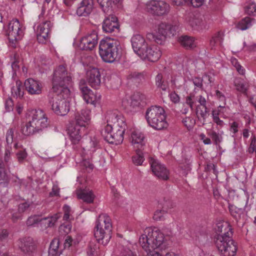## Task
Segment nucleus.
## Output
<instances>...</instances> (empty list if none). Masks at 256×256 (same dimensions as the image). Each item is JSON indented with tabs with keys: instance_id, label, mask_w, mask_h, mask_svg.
<instances>
[{
	"instance_id": "obj_1",
	"label": "nucleus",
	"mask_w": 256,
	"mask_h": 256,
	"mask_svg": "<svg viewBox=\"0 0 256 256\" xmlns=\"http://www.w3.org/2000/svg\"><path fill=\"white\" fill-rule=\"evenodd\" d=\"M218 234L214 236V242L218 250L223 256H234L237 250L236 246L231 238L232 228L226 222H220L215 228Z\"/></svg>"
},
{
	"instance_id": "obj_2",
	"label": "nucleus",
	"mask_w": 256,
	"mask_h": 256,
	"mask_svg": "<svg viewBox=\"0 0 256 256\" xmlns=\"http://www.w3.org/2000/svg\"><path fill=\"white\" fill-rule=\"evenodd\" d=\"M102 10L108 14L103 21L102 28L106 33L117 34L120 31L118 19L112 14L116 8L121 4L122 0H97Z\"/></svg>"
},
{
	"instance_id": "obj_3",
	"label": "nucleus",
	"mask_w": 256,
	"mask_h": 256,
	"mask_svg": "<svg viewBox=\"0 0 256 256\" xmlns=\"http://www.w3.org/2000/svg\"><path fill=\"white\" fill-rule=\"evenodd\" d=\"M71 73L68 72L66 66L60 65L54 70L52 79V92H62L65 98L70 95L68 86L72 85Z\"/></svg>"
},
{
	"instance_id": "obj_4",
	"label": "nucleus",
	"mask_w": 256,
	"mask_h": 256,
	"mask_svg": "<svg viewBox=\"0 0 256 256\" xmlns=\"http://www.w3.org/2000/svg\"><path fill=\"white\" fill-rule=\"evenodd\" d=\"M49 124L44 112L40 110H33L30 115V120L22 128V132L25 136H30L38 132Z\"/></svg>"
},
{
	"instance_id": "obj_5",
	"label": "nucleus",
	"mask_w": 256,
	"mask_h": 256,
	"mask_svg": "<svg viewBox=\"0 0 256 256\" xmlns=\"http://www.w3.org/2000/svg\"><path fill=\"white\" fill-rule=\"evenodd\" d=\"M99 54L102 60L106 62L112 63L118 60L122 55L119 42L110 38L101 40L99 44Z\"/></svg>"
},
{
	"instance_id": "obj_6",
	"label": "nucleus",
	"mask_w": 256,
	"mask_h": 256,
	"mask_svg": "<svg viewBox=\"0 0 256 256\" xmlns=\"http://www.w3.org/2000/svg\"><path fill=\"white\" fill-rule=\"evenodd\" d=\"M94 231V236L99 243L106 244L112 237L111 220L106 214L99 215Z\"/></svg>"
},
{
	"instance_id": "obj_7",
	"label": "nucleus",
	"mask_w": 256,
	"mask_h": 256,
	"mask_svg": "<svg viewBox=\"0 0 256 256\" xmlns=\"http://www.w3.org/2000/svg\"><path fill=\"white\" fill-rule=\"evenodd\" d=\"M146 118L148 124L154 129L161 130L168 126L165 111L161 106H154L148 108Z\"/></svg>"
},
{
	"instance_id": "obj_8",
	"label": "nucleus",
	"mask_w": 256,
	"mask_h": 256,
	"mask_svg": "<svg viewBox=\"0 0 256 256\" xmlns=\"http://www.w3.org/2000/svg\"><path fill=\"white\" fill-rule=\"evenodd\" d=\"M178 29V28L176 25H172L166 22H161L156 28L154 30L155 34H148L147 38L161 44L166 36L175 35Z\"/></svg>"
},
{
	"instance_id": "obj_9",
	"label": "nucleus",
	"mask_w": 256,
	"mask_h": 256,
	"mask_svg": "<svg viewBox=\"0 0 256 256\" xmlns=\"http://www.w3.org/2000/svg\"><path fill=\"white\" fill-rule=\"evenodd\" d=\"M50 98V103L52 110L58 115L65 116L70 110L69 102L62 92H52Z\"/></svg>"
},
{
	"instance_id": "obj_10",
	"label": "nucleus",
	"mask_w": 256,
	"mask_h": 256,
	"mask_svg": "<svg viewBox=\"0 0 256 256\" xmlns=\"http://www.w3.org/2000/svg\"><path fill=\"white\" fill-rule=\"evenodd\" d=\"M126 126L123 124L122 126L115 127L106 126L102 132L106 140L110 144H119L124 140V134Z\"/></svg>"
},
{
	"instance_id": "obj_11",
	"label": "nucleus",
	"mask_w": 256,
	"mask_h": 256,
	"mask_svg": "<svg viewBox=\"0 0 256 256\" xmlns=\"http://www.w3.org/2000/svg\"><path fill=\"white\" fill-rule=\"evenodd\" d=\"M6 34L10 42L12 44H15L21 40L24 35V31L22 26L17 19L12 20L9 22Z\"/></svg>"
},
{
	"instance_id": "obj_12",
	"label": "nucleus",
	"mask_w": 256,
	"mask_h": 256,
	"mask_svg": "<svg viewBox=\"0 0 256 256\" xmlns=\"http://www.w3.org/2000/svg\"><path fill=\"white\" fill-rule=\"evenodd\" d=\"M148 8L152 14L158 16L166 15L170 10V4L162 0H151Z\"/></svg>"
},
{
	"instance_id": "obj_13",
	"label": "nucleus",
	"mask_w": 256,
	"mask_h": 256,
	"mask_svg": "<svg viewBox=\"0 0 256 256\" xmlns=\"http://www.w3.org/2000/svg\"><path fill=\"white\" fill-rule=\"evenodd\" d=\"M98 40V37L97 32L92 30L81 38L79 48L82 50H92L97 46Z\"/></svg>"
},
{
	"instance_id": "obj_14",
	"label": "nucleus",
	"mask_w": 256,
	"mask_h": 256,
	"mask_svg": "<svg viewBox=\"0 0 256 256\" xmlns=\"http://www.w3.org/2000/svg\"><path fill=\"white\" fill-rule=\"evenodd\" d=\"M145 96L139 92H136L130 97V100L126 98L122 101V104L127 110L132 112L144 102Z\"/></svg>"
},
{
	"instance_id": "obj_15",
	"label": "nucleus",
	"mask_w": 256,
	"mask_h": 256,
	"mask_svg": "<svg viewBox=\"0 0 256 256\" xmlns=\"http://www.w3.org/2000/svg\"><path fill=\"white\" fill-rule=\"evenodd\" d=\"M150 168L154 174L159 179L166 180L169 178V171L166 167L157 160L150 158Z\"/></svg>"
},
{
	"instance_id": "obj_16",
	"label": "nucleus",
	"mask_w": 256,
	"mask_h": 256,
	"mask_svg": "<svg viewBox=\"0 0 256 256\" xmlns=\"http://www.w3.org/2000/svg\"><path fill=\"white\" fill-rule=\"evenodd\" d=\"M131 43L134 52L140 57L143 56L144 54V51L148 46L144 38L142 35L134 34L131 38Z\"/></svg>"
},
{
	"instance_id": "obj_17",
	"label": "nucleus",
	"mask_w": 256,
	"mask_h": 256,
	"mask_svg": "<svg viewBox=\"0 0 256 256\" xmlns=\"http://www.w3.org/2000/svg\"><path fill=\"white\" fill-rule=\"evenodd\" d=\"M107 124L113 127L122 126H126L125 120L122 114L118 110L109 111L107 112L106 117Z\"/></svg>"
},
{
	"instance_id": "obj_18",
	"label": "nucleus",
	"mask_w": 256,
	"mask_h": 256,
	"mask_svg": "<svg viewBox=\"0 0 256 256\" xmlns=\"http://www.w3.org/2000/svg\"><path fill=\"white\" fill-rule=\"evenodd\" d=\"M52 23L49 20H46L42 22L36 30L37 40L40 43H45L49 38Z\"/></svg>"
},
{
	"instance_id": "obj_19",
	"label": "nucleus",
	"mask_w": 256,
	"mask_h": 256,
	"mask_svg": "<svg viewBox=\"0 0 256 256\" xmlns=\"http://www.w3.org/2000/svg\"><path fill=\"white\" fill-rule=\"evenodd\" d=\"M188 22L192 30L200 31L206 28L207 24L199 14H190L188 19Z\"/></svg>"
},
{
	"instance_id": "obj_20",
	"label": "nucleus",
	"mask_w": 256,
	"mask_h": 256,
	"mask_svg": "<svg viewBox=\"0 0 256 256\" xmlns=\"http://www.w3.org/2000/svg\"><path fill=\"white\" fill-rule=\"evenodd\" d=\"M90 111L88 109H84L80 112H76L74 114V126L84 130L90 120Z\"/></svg>"
},
{
	"instance_id": "obj_21",
	"label": "nucleus",
	"mask_w": 256,
	"mask_h": 256,
	"mask_svg": "<svg viewBox=\"0 0 256 256\" xmlns=\"http://www.w3.org/2000/svg\"><path fill=\"white\" fill-rule=\"evenodd\" d=\"M86 78L88 84L93 88L98 89L101 84V76L98 68H92L86 72Z\"/></svg>"
},
{
	"instance_id": "obj_22",
	"label": "nucleus",
	"mask_w": 256,
	"mask_h": 256,
	"mask_svg": "<svg viewBox=\"0 0 256 256\" xmlns=\"http://www.w3.org/2000/svg\"><path fill=\"white\" fill-rule=\"evenodd\" d=\"M26 90L32 95L40 94L42 93V83L33 78L26 80L24 83Z\"/></svg>"
},
{
	"instance_id": "obj_23",
	"label": "nucleus",
	"mask_w": 256,
	"mask_h": 256,
	"mask_svg": "<svg viewBox=\"0 0 256 256\" xmlns=\"http://www.w3.org/2000/svg\"><path fill=\"white\" fill-rule=\"evenodd\" d=\"M79 88L84 101L87 104H94L96 101V96L86 86L84 80H81L80 81Z\"/></svg>"
},
{
	"instance_id": "obj_24",
	"label": "nucleus",
	"mask_w": 256,
	"mask_h": 256,
	"mask_svg": "<svg viewBox=\"0 0 256 256\" xmlns=\"http://www.w3.org/2000/svg\"><path fill=\"white\" fill-rule=\"evenodd\" d=\"M144 53V56L140 58L143 59L147 58L151 62L157 61L162 55L160 48L156 46H148Z\"/></svg>"
},
{
	"instance_id": "obj_25",
	"label": "nucleus",
	"mask_w": 256,
	"mask_h": 256,
	"mask_svg": "<svg viewBox=\"0 0 256 256\" xmlns=\"http://www.w3.org/2000/svg\"><path fill=\"white\" fill-rule=\"evenodd\" d=\"M130 140L135 148H144L145 145V136L141 132L134 130L130 134Z\"/></svg>"
},
{
	"instance_id": "obj_26",
	"label": "nucleus",
	"mask_w": 256,
	"mask_h": 256,
	"mask_svg": "<svg viewBox=\"0 0 256 256\" xmlns=\"http://www.w3.org/2000/svg\"><path fill=\"white\" fill-rule=\"evenodd\" d=\"M94 6L93 0H82L76 10L79 16H86L92 11Z\"/></svg>"
},
{
	"instance_id": "obj_27",
	"label": "nucleus",
	"mask_w": 256,
	"mask_h": 256,
	"mask_svg": "<svg viewBox=\"0 0 256 256\" xmlns=\"http://www.w3.org/2000/svg\"><path fill=\"white\" fill-rule=\"evenodd\" d=\"M77 197L86 204L94 202L96 196L92 190L90 189H80L76 190Z\"/></svg>"
},
{
	"instance_id": "obj_28",
	"label": "nucleus",
	"mask_w": 256,
	"mask_h": 256,
	"mask_svg": "<svg viewBox=\"0 0 256 256\" xmlns=\"http://www.w3.org/2000/svg\"><path fill=\"white\" fill-rule=\"evenodd\" d=\"M60 217V214H56L50 216L40 218V228L42 230H45L48 228L54 227Z\"/></svg>"
},
{
	"instance_id": "obj_29",
	"label": "nucleus",
	"mask_w": 256,
	"mask_h": 256,
	"mask_svg": "<svg viewBox=\"0 0 256 256\" xmlns=\"http://www.w3.org/2000/svg\"><path fill=\"white\" fill-rule=\"evenodd\" d=\"M99 148L98 140L94 136L91 137L84 145L83 150L87 154H91Z\"/></svg>"
},
{
	"instance_id": "obj_30",
	"label": "nucleus",
	"mask_w": 256,
	"mask_h": 256,
	"mask_svg": "<svg viewBox=\"0 0 256 256\" xmlns=\"http://www.w3.org/2000/svg\"><path fill=\"white\" fill-rule=\"evenodd\" d=\"M19 247L24 253L30 254L34 250V245L31 238H26L20 240Z\"/></svg>"
},
{
	"instance_id": "obj_31",
	"label": "nucleus",
	"mask_w": 256,
	"mask_h": 256,
	"mask_svg": "<svg viewBox=\"0 0 256 256\" xmlns=\"http://www.w3.org/2000/svg\"><path fill=\"white\" fill-rule=\"evenodd\" d=\"M82 128L76 126H72L68 129V134L70 139L74 144H78L82 138V131H84Z\"/></svg>"
},
{
	"instance_id": "obj_32",
	"label": "nucleus",
	"mask_w": 256,
	"mask_h": 256,
	"mask_svg": "<svg viewBox=\"0 0 256 256\" xmlns=\"http://www.w3.org/2000/svg\"><path fill=\"white\" fill-rule=\"evenodd\" d=\"M174 206V204L170 201L164 204L162 210H157L155 212L153 218L156 220H161L164 219V214L167 212L168 209L172 208Z\"/></svg>"
},
{
	"instance_id": "obj_33",
	"label": "nucleus",
	"mask_w": 256,
	"mask_h": 256,
	"mask_svg": "<svg viewBox=\"0 0 256 256\" xmlns=\"http://www.w3.org/2000/svg\"><path fill=\"white\" fill-rule=\"evenodd\" d=\"M155 83L157 88L163 91L168 89V83L161 73H158L156 76Z\"/></svg>"
},
{
	"instance_id": "obj_34",
	"label": "nucleus",
	"mask_w": 256,
	"mask_h": 256,
	"mask_svg": "<svg viewBox=\"0 0 256 256\" xmlns=\"http://www.w3.org/2000/svg\"><path fill=\"white\" fill-rule=\"evenodd\" d=\"M255 23V20L248 16L242 19L236 24V28L242 30H244L250 28Z\"/></svg>"
},
{
	"instance_id": "obj_35",
	"label": "nucleus",
	"mask_w": 256,
	"mask_h": 256,
	"mask_svg": "<svg viewBox=\"0 0 256 256\" xmlns=\"http://www.w3.org/2000/svg\"><path fill=\"white\" fill-rule=\"evenodd\" d=\"M179 42L186 48H193L196 46V42L193 37L182 36L179 38Z\"/></svg>"
},
{
	"instance_id": "obj_36",
	"label": "nucleus",
	"mask_w": 256,
	"mask_h": 256,
	"mask_svg": "<svg viewBox=\"0 0 256 256\" xmlns=\"http://www.w3.org/2000/svg\"><path fill=\"white\" fill-rule=\"evenodd\" d=\"M10 180V176L2 162H0V184L6 186Z\"/></svg>"
},
{
	"instance_id": "obj_37",
	"label": "nucleus",
	"mask_w": 256,
	"mask_h": 256,
	"mask_svg": "<svg viewBox=\"0 0 256 256\" xmlns=\"http://www.w3.org/2000/svg\"><path fill=\"white\" fill-rule=\"evenodd\" d=\"M23 86L20 80L16 82V85L12 88V94L14 97L20 98L24 95Z\"/></svg>"
},
{
	"instance_id": "obj_38",
	"label": "nucleus",
	"mask_w": 256,
	"mask_h": 256,
	"mask_svg": "<svg viewBox=\"0 0 256 256\" xmlns=\"http://www.w3.org/2000/svg\"><path fill=\"white\" fill-rule=\"evenodd\" d=\"M59 240L54 239L50 244L48 256H60V252L58 250Z\"/></svg>"
},
{
	"instance_id": "obj_39",
	"label": "nucleus",
	"mask_w": 256,
	"mask_h": 256,
	"mask_svg": "<svg viewBox=\"0 0 256 256\" xmlns=\"http://www.w3.org/2000/svg\"><path fill=\"white\" fill-rule=\"evenodd\" d=\"M144 148H136V154L132 156V160L136 166H141L144 160L142 150Z\"/></svg>"
},
{
	"instance_id": "obj_40",
	"label": "nucleus",
	"mask_w": 256,
	"mask_h": 256,
	"mask_svg": "<svg viewBox=\"0 0 256 256\" xmlns=\"http://www.w3.org/2000/svg\"><path fill=\"white\" fill-rule=\"evenodd\" d=\"M229 210L231 215L238 221L241 218L242 215L244 214V210L242 208H238L236 206L229 204Z\"/></svg>"
},
{
	"instance_id": "obj_41",
	"label": "nucleus",
	"mask_w": 256,
	"mask_h": 256,
	"mask_svg": "<svg viewBox=\"0 0 256 256\" xmlns=\"http://www.w3.org/2000/svg\"><path fill=\"white\" fill-rule=\"evenodd\" d=\"M209 110L207 107H202V106H196V114L198 118L202 119L204 122H205L206 118L208 115Z\"/></svg>"
},
{
	"instance_id": "obj_42",
	"label": "nucleus",
	"mask_w": 256,
	"mask_h": 256,
	"mask_svg": "<svg viewBox=\"0 0 256 256\" xmlns=\"http://www.w3.org/2000/svg\"><path fill=\"white\" fill-rule=\"evenodd\" d=\"M224 34L222 32H217L210 40V46L213 48L216 46L220 45L223 40Z\"/></svg>"
},
{
	"instance_id": "obj_43",
	"label": "nucleus",
	"mask_w": 256,
	"mask_h": 256,
	"mask_svg": "<svg viewBox=\"0 0 256 256\" xmlns=\"http://www.w3.org/2000/svg\"><path fill=\"white\" fill-rule=\"evenodd\" d=\"M235 86L236 89L242 93H246L248 88V84L242 80H237L235 82Z\"/></svg>"
},
{
	"instance_id": "obj_44",
	"label": "nucleus",
	"mask_w": 256,
	"mask_h": 256,
	"mask_svg": "<svg viewBox=\"0 0 256 256\" xmlns=\"http://www.w3.org/2000/svg\"><path fill=\"white\" fill-rule=\"evenodd\" d=\"M40 217L38 215H34L30 216L26 220L28 226H36L40 228Z\"/></svg>"
},
{
	"instance_id": "obj_45",
	"label": "nucleus",
	"mask_w": 256,
	"mask_h": 256,
	"mask_svg": "<svg viewBox=\"0 0 256 256\" xmlns=\"http://www.w3.org/2000/svg\"><path fill=\"white\" fill-rule=\"evenodd\" d=\"M16 130V128H10L6 132V142L8 145H10L14 142V134Z\"/></svg>"
},
{
	"instance_id": "obj_46",
	"label": "nucleus",
	"mask_w": 256,
	"mask_h": 256,
	"mask_svg": "<svg viewBox=\"0 0 256 256\" xmlns=\"http://www.w3.org/2000/svg\"><path fill=\"white\" fill-rule=\"evenodd\" d=\"M232 64L236 68L237 72L242 75L244 74V68L240 64L238 60L235 58H232L230 59Z\"/></svg>"
},
{
	"instance_id": "obj_47",
	"label": "nucleus",
	"mask_w": 256,
	"mask_h": 256,
	"mask_svg": "<svg viewBox=\"0 0 256 256\" xmlns=\"http://www.w3.org/2000/svg\"><path fill=\"white\" fill-rule=\"evenodd\" d=\"M16 156L18 162L20 163H22L28 156V154L26 149L24 148H22L21 149L18 150V152H16Z\"/></svg>"
},
{
	"instance_id": "obj_48",
	"label": "nucleus",
	"mask_w": 256,
	"mask_h": 256,
	"mask_svg": "<svg viewBox=\"0 0 256 256\" xmlns=\"http://www.w3.org/2000/svg\"><path fill=\"white\" fill-rule=\"evenodd\" d=\"M144 78V76L140 73L138 72H131L128 76V79L131 80L132 82H138L142 78Z\"/></svg>"
},
{
	"instance_id": "obj_49",
	"label": "nucleus",
	"mask_w": 256,
	"mask_h": 256,
	"mask_svg": "<svg viewBox=\"0 0 256 256\" xmlns=\"http://www.w3.org/2000/svg\"><path fill=\"white\" fill-rule=\"evenodd\" d=\"M245 12L249 15H256V4L254 2L248 4L245 8Z\"/></svg>"
},
{
	"instance_id": "obj_50",
	"label": "nucleus",
	"mask_w": 256,
	"mask_h": 256,
	"mask_svg": "<svg viewBox=\"0 0 256 256\" xmlns=\"http://www.w3.org/2000/svg\"><path fill=\"white\" fill-rule=\"evenodd\" d=\"M208 134L216 145L219 144L222 141V135L214 130H212Z\"/></svg>"
},
{
	"instance_id": "obj_51",
	"label": "nucleus",
	"mask_w": 256,
	"mask_h": 256,
	"mask_svg": "<svg viewBox=\"0 0 256 256\" xmlns=\"http://www.w3.org/2000/svg\"><path fill=\"white\" fill-rule=\"evenodd\" d=\"M132 246L130 244L124 248L121 252V256H137L136 252L132 249Z\"/></svg>"
},
{
	"instance_id": "obj_52",
	"label": "nucleus",
	"mask_w": 256,
	"mask_h": 256,
	"mask_svg": "<svg viewBox=\"0 0 256 256\" xmlns=\"http://www.w3.org/2000/svg\"><path fill=\"white\" fill-rule=\"evenodd\" d=\"M184 78L182 76L172 78L171 80L172 84L177 88H180L184 84Z\"/></svg>"
},
{
	"instance_id": "obj_53",
	"label": "nucleus",
	"mask_w": 256,
	"mask_h": 256,
	"mask_svg": "<svg viewBox=\"0 0 256 256\" xmlns=\"http://www.w3.org/2000/svg\"><path fill=\"white\" fill-rule=\"evenodd\" d=\"M195 96L192 94H190L186 98V103L190 106L192 110L194 108V105L196 102Z\"/></svg>"
},
{
	"instance_id": "obj_54",
	"label": "nucleus",
	"mask_w": 256,
	"mask_h": 256,
	"mask_svg": "<svg viewBox=\"0 0 256 256\" xmlns=\"http://www.w3.org/2000/svg\"><path fill=\"white\" fill-rule=\"evenodd\" d=\"M230 130L233 134L232 136L234 137L238 131L239 124L237 122H233L230 124Z\"/></svg>"
},
{
	"instance_id": "obj_55",
	"label": "nucleus",
	"mask_w": 256,
	"mask_h": 256,
	"mask_svg": "<svg viewBox=\"0 0 256 256\" xmlns=\"http://www.w3.org/2000/svg\"><path fill=\"white\" fill-rule=\"evenodd\" d=\"M30 206L28 202H24L20 204L18 206V212L19 213H22L26 211Z\"/></svg>"
},
{
	"instance_id": "obj_56",
	"label": "nucleus",
	"mask_w": 256,
	"mask_h": 256,
	"mask_svg": "<svg viewBox=\"0 0 256 256\" xmlns=\"http://www.w3.org/2000/svg\"><path fill=\"white\" fill-rule=\"evenodd\" d=\"M14 102L12 98H8L5 102V108L7 112H10L14 109Z\"/></svg>"
},
{
	"instance_id": "obj_57",
	"label": "nucleus",
	"mask_w": 256,
	"mask_h": 256,
	"mask_svg": "<svg viewBox=\"0 0 256 256\" xmlns=\"http://www.w3.org/2000/svg\"><path fill=\"white\" fill-rule=\"evenodd\" d=\"M255 152L256 154V137L254 136L251 138V142L249 148V152L252 153Z\"/></svg>"
},
{
	"instance_id": "obj_58",
	"label": "nucleus",
	"mask_w": 256,
	"mask_h": 256,
	"mask_svg": "<svg viewBox=\"0 0 256 256\" xmlns=\"http://www.w3.org/2000/svg\"><path fill=\"white\" fill-rule=\"evenodd\" d=\"M169 97L170 100L174 104L178 103L180 101V96L175 92H170L169 94Z\"/></svg>"
},
{
	"instance_id": "obj_59",
	"label": "nucleus",
	"mask_w": 256,
	"mask_h": 256,
	"mask_svg": "<svg viewBox=\"0 0 256 256\" xmlns=\"http://www.w3.org/2000/svg\"><path fill=\"white\" fill-rule=\"evenodd\" d=\"M224 108H225L224 106H219L217 108L214 110L212 111V117H219V116L222 113L224 112L223 110Z\"/></svg>"
},
{
	"instance_id": "obj_60",
	"label": "nucleus",
	"mask_w": 256,
	"mask_h": 256,
	"mask_svg": "<svg viewBox=\"0 0 256 256\" xmlns=\"http://www.w3.org/2000/svg\"><path fill=\"white\" fill-rule=\"evenodd\" d=\"M63 210H64V217H63V218L64 220H68L70 218V206L66 205V204H65L64 206H63Z\"/></svg>"
},
{
	"instance_id": "obj_61",
	"label": "nucleus",
	"mask_w": 256,
	"mask_h": 256,
	"mask_svg": "<svg viewBox=\"0 0 256 256\" xmlns=\"http://www.w3.org/2000/svg\"><path fill=\"white\" fill-rule=\"evenodd\" d=\"M196 100L199 103V104L197 105L196 106H202V107H207L206 106V98L203 96L202 95H200L197 96Z\"/></svg>"
},
{
	"instance_id": "obj_62",
	"label": "nucleus",
	"mask_w": 256,
	"mask_h": 256,
	"mask_svg": "<svg viewBox=\"0 0 256 256\" xmlns=\"http://www.w3.org/2000/svg\"><path fill=\"white\" fill-rule=\"evenodd\" d=\"M196 88H202V80L200 78H195L192 80Z\"/></svg>"
},
{
	"instance_id": "obj_63",
	"label": "nucleus",
	"mask_w": 256,
	"mask_h": 256,
	"mask_svg": "<svg viewBox=\"0 0 256 256\" xmlns=\"http://www.w3.org/2000/svg\"><path fill=\"white\" fill-rule=\"evenodd\" d=\"M244 48L246 50L252 52L256 51V44H252L249 45H247L246 42H244Z\"/></svg>"
},
{
	"instance_id": "obj_64",
	"label": "nucleus",
	"mask_w": 256,
	"mask_h": 256,
	"mask_svg": "<svg viewBox=\"0 0 256 256\" xmlns=\"http://www.w3.org/2000/svg\"><path fill=\"white\" fill-rule=\"evenodd\" d=\"M60 188L56 186H54L52 187V192L50 193V195L52 196H58Z\"/></svg>"
}]
</instances>
